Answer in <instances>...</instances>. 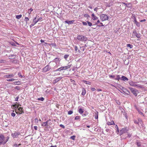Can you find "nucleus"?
I'll use <instances>...</instances> for the list:
<instances>
[{
    "instance_id": "nucleus-8",
    "label": "nucleus",
    "mask_w": 147,
    "mask_h": 147,
    "mask_svg": "<svg viewBox=\"0 0 147 147\" xmlns=\"http://www.w3.org/2000/svg\"><path fill=\"white\" fill-rule=\"evenodd\" d=\"M20 134V132H16L11 134V136L13 138H16L18 137V136Z\"/></svg>"
},
{
    "instance_id": "nucleus-15",
    "label": "nucleus",
    "mask_w": 147,
    "mask_h": 147,
    "mask_svg": "<svg viewBox=\"0 0 147 147\" xmlns=\"http://www.w3.org/2000/svg\"><path fill=\"white\" fill-rule=\"evenodd\" d=\"M18 110L19 111L21 112V113H19L20 114H21L22 113H24V112L23 111L24 110L23 109V108L21 107H19L18 109Z\"/></svg>"
},
{
    "instance_id": "nucleus-64",
    "label": "nucleus",
    "mask_w": 147,
    "mask_h": 147,
    "mask_svg": "<svg viewBox=\"0 0 147 147\" xmlns=\"http://www.w3.org/2000/svg\"><path fill=\"white\" fill-rule=\"evenodd\" d=\"M91 90L92 91H94L96 90V89L94 88H91Z\"/></svg>"
},
{
    "instance_id": "nucleus-7",
    "label": "nucleus",
    "mask_w": 147,
    "mask_h": 147,
    "mask_svg": "<svg viewBox=\"0 0 147 147\" xmlns=\"http://www.w3.org/2000/svg\"><path fill=\"white\" fill-rule=\"evenodd\" d=\"M37 18H38L37 17V16H36V17L33 20L34 23H32L30 25V28L32 27V26H34L36 23H37V22H38V20H37L36 19Z\"/></svg>"
},
{
    "instance_id": "nucleus-21",
    "label": "nucleus",
    "mask_w": 147,
    "mask_h": 147,
    "mask_svg": "<svg viewBox=\"0 0 147 147\" xmlns=\"http://www.w3.org/2000/svg\"><path fill=\"white\" fill-rule=\"evenodd\" d=\"M60 59L59 58H56L53 61V62H55L56 63V64L57 63V62L58 61H60Z\"/></svg>"
},
{
    "instance_id": "nucleus-37",
    "label": "nucleus",
    "mask_w": 147,
    "mask_h": 147,
    "mask_svg": "<svg viewBox=\"0 0 147 147\" xmlns=\"http://www.w3.org/2000/svg\"><path fill=\"white\" fill-rule=\"evenodd\" d=\"M87 22L88 23V24L89 26H92V23L91 22H90L87 21Z\"/></svg>"
},
{
    "instance_id": "nucleus-10",
    "label": "nucleus",
    "mask_w": 147,
    "mask_h": 147,
    "mask_svg": "<svg viewBox=\"0 0 147 147\" xmlns=\"http://www.w3.org/2000/svg\"><path fill=\"white\" fill-rule=\"evenodd\" d=\"M62 78V77H59V78L55 79L53 80V83L54 84H55L56 83L58 82Z\"/></svg>"
},
{
    "instance_id": "nucleus-63",
    "label": "nucleus",
    "mask_w": 147,
    "mask_h": 147,
    "mask_svg": "<svg viewBox=\"0 0 147 147\" xmlns=\"http://www.w3.org/2000/svg\"><path fill=\"white\" fill-rule=\"evenodd\" d=\"M34 128L35 130H37V126H34Z\"/></svg>"
},
{
    "instance_id": "nucleus-34",
    "label": "nucleus",
    "mask_w": 147,
    "mask_h": 147,
    "mask_svg": "<svg viewBox=\"0 0 147 147\" xmlns=\"http://www.w3.org/2000/svg\"><path fill=\"white\" fill-rule=\"evenodd\" d=\"M6 61L3 59H0V63H5Z\"/></svg>"
},
{
    "instance_id": "nucleus-38",
    "label": "nucleus",
    "mask_w": 147,
    "mask_h": 147,
    "mask_svg": "<svg viewBox=\"0 0 147 147\" xmlns=\"http://www.w3.org/2000/svg\"><path fill=\"white\" fill-rule=\"evenodd\" d=\"M80 116H76L75 118V120H77V119H80Z\"/></svg>"
},
{
    "instance_id": "nucleus-47",
    "label": "nucleus",
    "mask_w": 147,
    "mask_h": 147,
    "mask_svg": "<svg viewBox=\"0 0 147 147\" xmlns=\"http://www.w3.org/2000/svg\"><path fill=\"white\" fill-rule=\"evenodd\" d=\"M84 83L86 84H90L91 83L89 82H88L86 81H84Z\"/></svg>"
},
{
    "instance_id": "nucleus-53",
    "label": "nucleus",
    "mask_w": 147,
    "mask_h": 147,
    "mask_svg": "<svg viewBox=\"0 0 147 147\" xmlns=\"http://www.w3.org/2000/svg\"><path fill=\"white\" fill-rule=\"evenodd\" d=\"M82 23L84 25H85V26H87V22H82Z\"/></svg>"
},
{
    "instance_id": "nucleus-41",
    "label": "nucleus",
    "mask_w": 147,
    "mask_h": 147,
    "mask_svg": "<svg viewBox=\"0 0 147 147\" xmlns=\"http://www.w3.org/2000/svg\"><path fill=\"white\" fill-rule=\"evenodd\" d=\"M33 10V9L32 8H31L28 11V13H29V14H30L31 12Z\"/></svg>"
},
{
    "instance_id": "nucleus-62",
    "label": "nucleus",
    "mask_w": 147,
    "mask_h": 147,
    "mask_svg": "<svg viewBox=\"0 0 147 147\" xmlns=\"http://www.w3.org/2000/svg\"><path fill=\"white\" fill-rule=\"evenodd\" d=\"M13 146L14 147H19L18 145L17 144H15L13 145Z\"/></svg>"
},
{
    "instance_id": "nucleus-23",
    "label": "nucleus",
    "mask_w": 147,
    "mask_h": 147,
    "mask_svg": "<svg viewBox=\"0 0 147 147\" xmlns=\"http://www.w3.org/2000/svg\"><path fill=\"white\" fill-rule=\"evenodd\" d=\"M108 125H115V123L113 121H111V122H108L107 123Z\"/></svg>"
},
{
    "instance_id": "nucleus-35",
    "label": "nucleus",
    "mask_w": 147,
    "mask_h": 147,
    "mask_svg": "<svg viewBox=\"0 0 147 147\" xmlns=\"http://www.w3.org/2000/svg\"><path fill=\"white\" fill-rule=\"evenodd\" d=\"M98 112H97V111L95 113V114L96 115V116H95V119H97L98 118Z\"/></svg>"
},
{
    "instance_id": "nucleus-55",
    "label": "nucleus",
    "mask_w": 147,
    "mask_h": 147,
    "mask_svg": "<svg viewBox=\"0 0 147 147\" xmlns=\"http://www.w3.org/2000/svg\"><path fill=\"white\" fill-rule=\"evenodd\" d=\"M16 106H17V105H16V104L13 105H12V106L13 107H14V109H16Z\"/></svg>"
},
{
    "instance_id": "nucleus-17",
    "label": "nucleus",
    "mask_w": 147,
    "mask_h": 147,
    "mask_svg": "<svg viewBox=\"0 0 147 147\" xmlns=\"http://www.w3.org/2000/svg\"><path fill=\"white\" fill-rule=\"evenodd\" d=\"M14 76V75L12 74H11L9 75H6L5 76V77L6 78H11Z\"/></svg>"
},
{
    "instance_id": "nucleus-3",
    "label": "nucleus",
    "mask_w": 147,
    "mask_h": 147,
    "mask_svg": "<svg viewBox=\"0 0 147 147\" xmlns=\"http://www.w3.org/2000/svg\"><path fill=\"white\" fill-rule=\"evenodd\" d=\"M129 88L131 92L133 93L136 96L137 95L138 93V90L131 87H129Z\"/></svg>"
},
{
    "instance_id": "nucleus-16",
    "label": "nucleus",
    "mask_w": 147,
    "mask_h": 147,
    "mask_svg": "<svg viewBox=\"0 0 147 147\" xmlns=\"http://www.w3.org/2000/svg\"><path fill=\"white\" fill-rule=\"evenodd\" d=\"M121 79L124 81H128V80L127 78L123 76H122Z\"/></svg>"
},
{
    "instance_id": "nucleus-18",
    "label": "nucleus",
    "mask_w": 147,
    "mask_h": 147,
    "mask_svg": "<svg viewBox=\"0 0 147 147\" xmlns=\"http://www.w3.org/2000/svg\"><path fill=\"white\" fill-rule=\"evenodd\" d=\"M92 19L93 20H96L98 19V18L95 16L94 13L92 14Z\"/></svg>"
},
{
    "instance_id": "nucleus-54",
    "label": "nucleus",
    "mask_w": 147,
    "mask_h": 147,
    "mask_svg": "<svg viewBox=\"0 0 147 147\" xmlns=\"http://www.w3.org/2000/svg\"><path fill=\"white\" fill-rule=\"evenodd\" d=\"M104 26V25H103V24L102 23H100V25H98V26H99V27H101V26Z\"/></svg>"
},
{
    "instance_id": "nucleus-19",
    "label": "nucleus",
    "mask_w": 147,
    "mask_h": 147,
    "mask_svg": "<svg viewBox=\"0 0 147 147\" xmlns=\"http://www.w3.org/2000/svg\"><path fill=\"white\" fill-rule=\"evenodd\" d=\"M70 67H71L70 65H68L67 66L61 67L62 69V70L66 69H67L69 68Z\"/></svg>"
},
{
    "instance_id": "nucleus-14",
    "label": "nucleus",
    "mask_w": 147,
    "mask_h": 147,
    "mask_svg": "<svg viewBox=\"0 0 147 147\" xmlns=\"http://www.w3.org/2000/svg\"><path fill=\"white\" fill-rule=\"evenodd\" d=\"M9 59H15L16 58V56L15 55H10L8 56Z\"/></svg>"
},
{
    "instance_id": "nucleus-45",
    "label": "nucleus",
    "mask_w": 147,
    "mask_h": 147,
    "mask_svg": "<svg viewBox=\"0 0 147 147\" xmlns=\"http://www.w3.org/2000/svg\"><path fill=\"white\" fill-rule=\"evenodd\" d=\"M6 140H5V143L8 141L9 139V136H8L6 138Z\"/></svg>"
},
{
    "instance_id": "nucleus-27",
    "label": "nucleus",
    "mask_w": 147,
    "mask_h": 147,
    "mask_svg": "<svg viewBox=\"0 0 147 147\" xmlns=\"http://www.w3.org/2000/svg\"><path fill=\"white\" fill-rule=\"evenodd\" d=\"M127 47H129L130 49H131L133 47L132 45L129 44H128L127 45Z\"/></svg>"
},
{
    "instance_id": "nucleus-56",
    "label": "nucleus",
    "mask_w": 147,
    "mask_h": 147,
    "mask_svg": "<svg viewBox=\"0 0 147 147\" xmlns=\"http://www.w3.org/2000/svg\"><path fill=\"white\" fill-rule=\"evenodd\" d=\"M134 122L136 124H138L139 123V122L138 121L136 120H134Z\"/></svg>"
},
{
    "instance_id": "nucleus-58",
    "label": "nucleus",
    "mask_w": 147,
    "mask_h": 147,
    "mask_svg": "<svg viewBox=\"0 0 147 147\" xmlns=\"http://www.w3.org/2000/svg\"><path fill=\"white\" fill-rule=\"evenodd\" d=\"M18 75H19L20 77L21 78L22 77V76L21 75V73H18Z\"/></svg>"
},
{
    "instance_id": "nucleus-31",
    "label": "nucleus",
    "mask_w": 147,
    "mask_h": 147,
    "mask_svg": "<svg viewBox=\"0 0 147 147\" xmlns=\"http://www.w3.org/2000/svg\"><path fill=\"white\" fill-rule=\"evenodd\" d=\"M69 55L68 54H66L64 55V58L66 60H67V59L69 57Z\"/></svg>"
},
{
    "instance_id": "nucleus-24",
    "label": "nucleus",
    "mask_w": 147,
    "mask_h": 147,
    "mask_svg": "<svg viewBox=\"0 0 147 147\" xmlns=\"http://www.w3.org/2000/svg\"><path fill=\"white\" fill-rule=\"evenodd\" d=\"M118 87L122 91H123V90H124V89L125 88L119 84V86H118Z\"/></svg>"
},
{
    "instance_id": "nucleus-36",
    "label": "nucleus",
    "mask_w": 147,
    "mask_h": 147,
    "mask_svg": "<svg viewBox=\"0 0 147 147\" xmlns=\"http://www.w3.org/2000/svg\"><path fill=\"white\" fill-rule=\"evenodd\" d=\"M24 20L26 22V23L27 24V22L29 20V19L28 17H25Z\"/></svg>"
},
{
    "instance_id": "nucleus-32",
    "label": "nucleus",
    "mask_w": 147,
    "mask_h": 147,
    "mask_svg": "<svg viewBox=\"0 0 147 147\" xmlns=\"http://www.w3.org/2000/svg\"><path fill=\"white\" fill-rule=\"evenodd\" d=\"M20 82L19 81L15 82H14V84L16 85H20Z\"/></svg>"
},
{
    "instance_id": "nucleus-60",
    "label": "nucleus",
    "mask_w": 147,
    "mask_h": 147,
    "mask_svg": "<svg viewBox=\"0 0 147 147\" xmlns=\"http://www.w3.org/2000/svg\"><path fill=\"white\" fill-rule=\"evenodd\" d=\"M17 61L16 60H13L12 61V63H17Z\"/></svg>"
},
{
    "instance_id": "nucleus-52",
    "label": "nucleus",
    "mask_w": 147,
    "mask_h": 147,
    "mask_svg": "<svg viewBox=\"0 0 147 147\" xmlns=\"http://www.w3.org/2000/svg\"><path fill=\"white\" fill-rule=\"evenodd\" d=\"M11 116L13 117H14L16 115V114L14 113H12L11 114Z\"/></svg>"
},
{
    "instance_id": "nucleus-49",
    "label": "nucleus",
    "mask_w": 147,
    "mask_h": 147,
    "mask_svg": "<svg viewBox=\"0 0 147 147\" xmlns=\"http://www.w3.org/2000/svg\"><path fill=\"white\" fill-rule=\"evenodd\" d=\"M59 126L63 129H64L65 128V126L62 124H60Z\"/></svg>"
},
{
    "instance_id": "nucleus-4",
    "label": "nucleus",
    "mask_w": 147,
    "mask_h": 147,
    "mask_svg": "<svg viewBox=\"0 0 147 147\" xmlns=\"http://www.w3.org/2000/svg\"><path fill=\"white\" fill-rule=\"evenodd\" d=\"M128 131V129L127 127L122 128L120 131L119 135L121 136L123 134L127 133Z\"/></svg>"
},
{
    "instance_id": "nucleus-29",
    "label": "nucleus",
    "mask_w": 147,
    "mask_h": 147,
    "mask_svg": "<svg viewBox=\"0 0 147 147\" xmlns=\"http://www.w3.org/2000/svg\"><path fill=\"white\" fill-rule=\"evenodd\" d=\"M22 16V15L21 14L18 15L16 16V18L18 19H19L21 18Z\"/></svg>"
},
{
    "instance_id": "nucleus-12",
    "label": "nucleus",
    "mask_w": 147,
    "mask_h": 147,
    "mask_svg": "<svg viewBox=\"0 0 147 147\" xmlns=\"http://www.w3.org/2000/svg\"><path fill=\"white\" fill-rule=\"evenodd\" d=\"M123 92L127 95H129L130 94V92L126 88L124 89Z\"/></svg>"
},
{
    "instance_id": "nucleus-13",
    "label": "nucleus",
    "mask_w": 147,
    "mask_h": 147,
    "mask_svg": "<svg viewBox=\"0 0 147 147\" xmlns=\"http://www.w3.org/2000/svg\"><path fill=\"white\" fill-rule=\"evenodd\" d=\"M74 20H72L71 21L66 20L65 21V23L69 24H73L74 22Z\"/></svg>"
},
{
    "instance_id": "nucleus-5",
    "label": "nucleus",
    "mask_w": 147,
    "mask_h": 147,
    "mask_svg": "<svg viewBox=\"0 0 147 147\" xmlns=\"http://www.w3.org/2000/svg\"><path fill=\"white\" fill-rule=\"evenodd\" d=\"M5 137L2 134L0 135V142H2L3 144L4 145L5 144Z\"/></svg>"
},
{
    "instance_id": "nucleus-25",
    "label": "nucleus",
    "mask_w": 147,
    "mask_h": 147,
    "mask_svg": "<svg viewBox=\"0 0 147 147\" xmlns=\"http://www.w3.org/2000/svg\"><path fill=\"white\" fill-rule=\"evenodd\" d=\"M82 94L83 95H84L86 93L85 90L84 88H82Z\"/></svg>"
},
{
    "instance_id": "nucleus-46",
    "label": "nucleus",
    "mask_w": 147,
    "mask_h": 147,
    "mask_svg": "<svg viewBox=\"0 0 147 147\" xmlns=\"http://www.w3.org/2000/svg\"><path fill=\"white\" fill-rule=\"evenodd\" d=\"M84 16L88 18L90 17V16L88 15V14L87 13H86L84 15Z\"/></svg>"
},
{
    "instance_id": "nucleus-28",
    "label": "nucleus",
    "mask_w": 147,
    "mask_h": 147,
    "mask_svg": "<svg viewBox=\"0 0 147 147\" xmlns=\"http://www.w3.org/2000/svg\"><path fill=\"white\" fill-rule=\"evenodd\" d=\"M44 99V98L42 97L38 98L37 99V100H41L42 101H43Z\"/></svg>"
},
{
    "instance_id": "nucleus-30",
    "label": "nucleus",
    "mask_w": 147,
    "mask_h": 147,
    "mask_svg": "<svg viewBox=\"0 0 147 147\" xmlns=\"http://www.w3.org/2000/svg\"><path fill=\"white\" fill-rule=\"evenodd\" d=\"M135 24H136V25L138 27H140V23L139 22H138L137 21L135 23H134Z\"/></svg>"
},
{
    "instance_id": "nucleus-6",
    "label": "nucleus",
    "mask_w": 147,
    "mask_h": 147,
    "mask_svg": "<svg viewBox=\"0 0 147 147\" xmlns=\"http://www.w3.org/2000/svg\"><path fill=\"white\" fill-rule=\"evenodd\" d=\"M51 69V67L49 66V65H47L44 68H42V71L44 72H46L49 71Z\"/></svg>"
},
{
    "instance_id": "nucleus-26",
    "label": "nucleus",
    "mask_w": 147,
    "mask_h": 147,
    "mask_svg": "<svg viewBox=\"0 0 147 147\" xmlns=\"http://www.w3.org/2000/svg\"><path fill=\"white\" fill-rule=\"evenodd\" d=\"M120 78V76L119 75H118L117 76L116 78H115V79L119 81V80L121 79Z\"/></svg>"
},
{
    "instance_id": "nucleus-2",
    "label": "nucleus",
    "mask_w": 147,
    "mask_h": 147,
    "mask_svg": "<svg viewBox=\"0 0 147 147\" xmlns=\"http://www.w3.org/2000/svg\"><path fill=\"white\" fill-rule=\"evenodd\" d=\"M100 19L102 22L107 20L108 19L109 17L106 15L102 14L100 15Z\"/></svg>"
},
{
    "instance_id": "nucleus-22",
    "label": "nucleus",
    "mask_w": 147,
    "mask_h": 147,
    "mask_svg": "<svg viewBox=\"0 0 147 147\" xmlns=\"http://www.w3.org/2000/svg\"><path fill=\"white\" fill-rule=\"evenodd\" d=\"M78 111L79 113L81 114H82L84 112L83 109H82L81 108L79 109Z\"/></svg>"
},
{
    "instance_id": "nucleus-48",
    "label": "nucleus",
    "mask_w": 147,
    "mask_h": 147,
    "mask_svg": "<svg viewBox=\"0 0 147 147\" xmlns=\"http://www.w3.org/2000/svg\"><path fill=\"white\" fill-rule=\"evenodd\" d=\"M88 114V113H87L86 112H85V113L82 114V116L84 117L85 116L87 115Z\"/></svg>"
},
{
    "instance_id": "nucleus-39",
    "label": "nucleus",
    "mask_w": 147,
    "mask_h": 147,
    "mask_svg": "<svg viewBox=\"0 0 147 147\" xmlns=\"http://www.w3.org/2000/svg\"><path fill=\"white\" fill-rule=\"evenodd\" d=\"M16 80L15 79H13V78H12L11 79H7V81H13Z\"/></svg>"
},
{
    "instance_id": "nucleus-20",
    "label": "nucleus",
    "mask_w": 147,
    "mask_h": 147,
    "mask_svg": "<svg viewBox=\"0 0 147 147\" xmlns=\"http://www.w3.org/2000/svg\"><path fill=\"white\" fill-rule=\"evenodd\" d=\"M123 4L125 5L126 7H130L131 6V5L130 3H123Z\"/></svg>"
},
{
    "instance_id": "nucleus-51",
    "label": "nucleus",
    "mask_w": 147,
    "mask_h": 147,
    "mask_svg": "<svg viewBox=\"0 0 147 147\" xmlns=\"http://www.w3.org/2000/svg\"><path fill=\"white\" fill-rule=\"evenodd\" d=\"M75 137H76L75 136H73L71 137V139L72 140H75Z\"/></svg>"
},
{
    "instance_id": "nucleus-9",
    "label": "nucleus",
    "mask_w": 147,
    "mask_h": 147,
    "mask_svg": "<svg viewBox=\"0 0 147 147\" xmlns=\"http://www.w3.org/2000/svg\"><path fill=\"white\" fill-rule=\"evenodd\" d=\"M51 119H49L46 122H44L42 124V126H47L49 125V124H48V122L49 121H51Z\"/></svg>"
},
{
    "instance_id": "nucleus-61",
    "label": "nucleus",
    "mask_w": 147,
    "mask_h": 147,
    "mask_svg": "<svg viewBox=\"0 0 147 147\" xmlns=\"http://www.w3.org/2000/svg\"><path fill=\"white\" fill-rule=\"evenodd\" d=\"M146 20L145 19H144V20H141L140 21V22H145L146 21Z\"/></svg>"
},
{
    "instance_id": "nucleus-42",
    "label": "nucleus",
    "mask_w": 147,
    "mask_h": 147,
    "mask_svg": "<svg viewBox=\"0 0 147 147\" xmlns=\"http://www.w3.org/2000/svg\"><path fill=\"white\" fill-rule=\"evenodd\" d=\"M62 67H61L58 69H56L55 70V71H61L62 70Z\"/></svg>"
},
{
    "instance_id": "nucleus-59",
    "label": "nucleus",
    "mask_w": 147,
    "mask_h": 147,
    "mask_svg": "<svg viewBox=\"0 0 147 147\" xmlns=\"http://www.w3.org/2000/svg\"><path fill=\"white\" fill-rule=\"evenodd\" d=\"M19 97L18 96H17L15 99V101H18L19 99Z\"/></svg>"
},
{
    "instance_id": "nucleus-44",
    "label": "nucleus",
    "mask_w": 147,
    "mask_h": 147,
    "mask_svg": "<svg viewBox=\"0 0 147 147\" xmlns=\"http://www.w3.org/2000/svg\"><path fill=\"white\" fill-rule=\"evenodd\" d=\"M73 113V111H69L68 112V114L69 115H71V114Z\"/></svg>"
},
{
    "instance_id": "nucleus-1",
    "label": "nucleus",
    "mask_w": 147,
    "mask_h": 147,
    "mask_svg": "<svg viewBox=\"0 0 147 147\" xmlns=\"http://www.w3.org/2000/svg\"><path fill=\"white\" fill-rule=\"evenodd\" d=\"M77 38L78 40L82 41H86L87 39V38L86 37L82 35L78 36Z\"/></svg>"
},
{
    "instance_id": "nucleus-11",
    "label": "nucleus",
    "mask_w": 147,
    "mask_h": 147,
    "mask_svg": "<svg viewBox=\"0 0 147 147\" xmlns=\"http://www.w3.org/2000/svg\"><path fill=\"white\" fill-rule=\"evenodd\" d=\"M129 83L130 86H135V85H136V83L135 82H133L131 81H129Z\"/></svg>"
},
{
    "instance_id": "nucleus-57",
    "label": "nucleus",
    "mask_w": 147,
    "mask_h": 147,
    "mask_svg": "<svg viewBox=\"0 0 147 147\" xmlns=\"http://www.w3.org/2000/svg\"><path fill=\"white\" fill-rule=\"evenodd\" d=\"M74 49L76 51L78 50V47H77L76 46H74Z\"/></svg>"
},
{
    "instance_id": "nucleus-43",
    "label": "nucleus",
    "mask_w": 147,
    "mask_h": 147,
    "mask_svg": "<svg viewBox=\"0 0 147 147\" xmlns=\"http://www.w3.org/2000/svg\"><path fill=\"white\" fill-rule=\"evenodd\" d=\"M135 86H137L138 87L140 88H142V87L141 85L140 84H136Z\"/></svg>"
},
{
    "instance_id": "nucleus-50",
    "label": "nucleus",
    "mask_w": 147,
    "mask_h": 147,
    "mask_svg": "<svg viewBox=\"0 0 147 147\" xmlns=\"http://www.w3.org/2000/svg\"><path fill=\"white\" fill-rule=\"evenodd\" d=\"M15 89H17L18 90H20V87L17 86L15 87Z\"/></svg>"
},
{
    "instance_id": "nucleus-40",
    "label": "nucleus",
    "mask_w": 147,
    "mask_h": 147,
    "mask_svg": "<svg viewBox=\"0 0 147 147\" xmlns=\"http://www.w3.org/2000/svg\"><path fill=\"white\" fill-rule=\"evenodd\" d=\"M109 77L111 78L115 79V76L114 75H110Z\"/></svg>"
},
{
    "instance_id": "nucleus-33",
    "label": "nucleus",
    "mask_w": 147,
    "mask_h": 147,
    "mask_svg": "<svg viewBox=\"0 0 147 147\" xmlns=\"http://www.w3.org/2000/svg\"><path fill=\"white\" fill-rule=\"evenodd\" d=\"M136 145L138 147H140L141 146V144L140 142H137Z\"/></svg>"
}]
</instances>
